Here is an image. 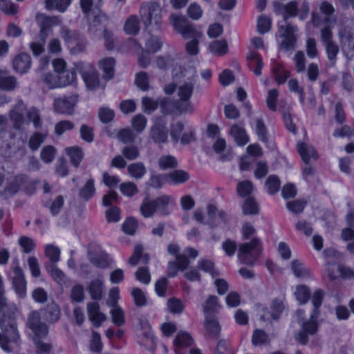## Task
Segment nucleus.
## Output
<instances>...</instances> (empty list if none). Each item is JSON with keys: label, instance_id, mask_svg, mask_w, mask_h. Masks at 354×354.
<instances>
[{"label": "nucleus", "instance_id": "f257e3e1", "mask_svg": "<svg viewBox=\"0 0 354 354\" xmlns=\"http://www.w3.org/2000/svg\"><path fill=\"white\" fill-rule=\"evenodd\" d=\"M3 289L0 290V346L1 348L10 353L13 347L9 344H19V335L17 329L15 313L17 306L13 303H8L3 295Z\"/></svg>", "mask_w": 354, "mask_h": 354}, {"label": "nucleus", "instance_id": "f03ea898", "mask_svg": "<svg viewBox=\"0 0 354 354\" xmlns=\"http://www.w3.org/2000/svg\"><path fill=\"white\" fill-rule=\"evenodd\" d=\"M297 13V2L292 1L284 6L283 19L279 24V36L283 39L281 46L286 50L294 49L296 43L295 33L298 30L297 26L288 24L287 20L290 17H296Z\"/></svg>", "mask_w": 354, "mask_h": 354}, {"label": "nucleus", "instance_id": "7ed1b4c3", "mask_svg": "<svg viewBox=\"0 0 354 354\" xmlns=\"http://www.w3.org/2000/svg\"><path fill=\"white\" fill-rule=\"evenodd\" d=\"M27 326L34 333L33 341L37 348V353L49 354L52 346L41 340L48 335V330L46 324L41 322L39 312L35 310L30 313Z\"/></svg>", "mask_w": 354, "mask_h": 354}, {"label": "nucleus", "instance_id": "20e7f679", "mask_svg": "<svg viewBox=\"0 0 354 354\" xmlns=\"http://www.w3.org/2000/svg\"><path fill=\"white\" fill-rule=\"evenodd\" d=\"M162 9L156 2L143 3L140 8L141 20L148 31L158 30L162 24Z\"/></svg>", "mask_w": 354, "mask_h": 354}, {"label": "nucleus", "instance_id": "39448f33", "mask_svg": "<svg viewBox=\"0 0 354 354\" xmlns=\"http://www.w3.org/2000/svg\"><path fill=\"white\" fill-rule=\"evenodd\" d=\"M261 251V243L259 239L253 238L250 243L239 245L238 257L243 264L252 266L259 257Z\"/></svg>", "mask_w": 354, "mask_h": 354}, {"label": "nucleus", "instance_id": "423d86ee", "mask_svg": "<svg viewBox=\"0 0 354 354\" xmlns=\"http://www.w3.org/2000/svg\"><path fill=\"white\" fill-rule=\"evenodd\" d=\"M319 10L320 13L317 12L311 13L310 21L313 26L318 28L335 22V18L333 17L335 10L330 3L326 1H322L319 6Z\"/></svg>", "mask_w": 354, "mask_h": 354}, {"label": "nucleus", "instance_id": "0eeeda50", "mask_svg": "<svg viewBox=\"0 0 354 354\" xmlns=\"http://www.w3.org/2000/svg\"><path fill=\"white\" fill-rule=\"evenodd\" d=\"M75 66L88 88L94 90L99 86L98 73L91 64L79 62L75 63Z\"/></svg>", "mask_w": 354, "mask_h": 354}, {"label": "nucleus", "instance_id": "6e6552de", "mask_svg": "<svg viewBox=\"0 0 354 354\" xmlns=\"http://www.w3.org/2000/svg\"><path fill=\"white\" fill-rule=\"evenodd\" d=\"M167 123L165 116H158L155 118L153 124L150 128L149 138L158 145L168 142Z\"/></svg>", "mask_w": 354, "mask_h": 354}, {"label": "nucleus", "instance_id": "1a4fd4ad", "mask_svg": "<svg viewBox=\"0 0 354 354\" xmlns=\"http://www.w3.org/2000/svg\"><path fill=\"white\" fill-rule=\"evenodd\" d=\"M169 21L174 30L178 32L184 39H189L190 36H194L196 29L183 16L171 14Z\"/></svg>", "mask_w": 354, "mask_h": 354}, {"label": "nucleus", "instance_id": "9d476101", "mask_svg": "<svg viewBox=\"0 0 354 354\" xmlns=\"http://www.w3.org/2000/svg\"><path fill=\"white\" fill-rule=\"evenodd\" d=\"M36 22L39 27V33L42 38H47L52 32V27L62 23L59 17H49L44 13H38L35 17Z\"/></svg>", "mask_w": 354, "mask_h": 354}, {"label": "nucleus", "instance_id": "9b49d317", "mask_svg": "<svg viewBox=\"0 0 354 354\" xmlns=\"http://www.w3.org/2000/svg\"><path fill=\"white\" fill-rule=\"evenodd\" d=\"M13 268V277H12V286L15 292L19 297H24L26 295V281L22 269L19 266L18 260Z\"/></svg>", "mask_w": 354, "mask_h": 354}, {"label": "nucleus", "instance_id": "f8f14e48", "mask_svg": "<svg viewBox=\"0 0 354 354\" xmlns=\"http://www.w3.org/2000/svg\"><path fill=\"white\" fill-rule=\"evenodd\" d=\"M28 180V176L24 174L15 176L6 187L0 192V196L5 200L12 198L24 186Z\"/></svg>", "mask_w": 354, "mask_h": 354}, {"label": "nucleus", "instance_id": "ddd939ff", "mask_svg": "<svg viewBox=\"0 0 354 354\" xmlns=\"http://www.w3.org/2000/svg\"><path fill=\"white\" fill-rule=\"evenodd\" d=\"M76 102L77 99L74 95L55 98L53 102L54 110L59 114L71 115Z\"/></svg>", "mask_w": 354, "mask_h": 354}, {"label": "nucleus", "instance_id": "4468645a", "mask_svg": "<svg viewBox=\"0 0 354 354\" xmlns=\"http://www.w3.org/2000/svg\"><path fill=\"white\" fill-rule=\"evenodd\" d=\"M87 314L92 324L99 328L106 321V315L100 311V304L97 301L88 302L86 305Z\"/></svg>", "mask_w": 354, "mask_h": 354}, {"label": "nucleus", "instance_id": "2eb2a0df", "mask_svg": "<svg viewBox=\"0 0 354 354\" xmlns=\"http://www.w3.org/2000/svg\"><path fill=\"white\" fill-rule=\"evenodd\" d=\"M339 37L344 48L354 50V23L344 25L339 32Z\"/></svg>", "mask_w": 354, "mask_h": 354}, {"label": "nucleus", "instance_id": "dca6fc26", "mask_svg": "<svg viewBox=\"0 0 354 354\" xmlns=\"http://www.w3.org/2000/svg\"><path fill=\"white\" fill-rule=\"evenodd\" d=\"M26 105L22 100H19L14 108L10 111V120L13 123V128L21 130L25 123L24 112Z\"/></svg>", "mask_w": 354, "mask_h": 354}, {"label": "nucleus", "instance_id": "f3484780", "mask_svg": "<svg viewBox=\"0 0 354 354\" xmlns=\"http://www.w3.org/2000/svg\"><path fill=\"white\" fill-rule=\"evenodd\" d=\"M285 308L284 302L282 299H274L272 300L270 308H266L261 315L263 320H277Z\"/></svg>", "mask_w": 354, "mask_h": 354}, {"label": "nucleus", "instance_id": "a211bd4d", "mask_svg": "<svg viewBox=\"0 0 354 354\" xmlns=\"http://www.w3.org/2000/svg\"><path fill=\"white\" fill-rule=\"evenodd\" d=\"M14 70L21 74L28 72L31 66V59L27 53L17 55L12 62Z\"/></svg>", "mask_w": 354, "mask_h": 354}, {"label": "nucleus", "instance_id": "6ab92c4d", "mask_svg": "<svg viewBox=\"0 0 354 354\" xmlns=\"http://www.w3.org/2000/svg\"><path fill=\"white\" fill-rule=\"evenodd\" d=\"M205 327L207 335L211 339H216L221 333V326L218 320L213 315H206Z\"/></svg>", "mask_w": 354, "mask_h": 354}, {"label": "nucleus", "instance_id": "aec40b11", "mask_svg": "<svg viewBox=\"0 0 354 354\" xmlns=\"http://www.w3.org/2000/svg\"><path fill=\"white\" fill-rule=\"evenodd\" d=\"M297 150L299 153L302 160L308 165L311 159H317V153L315 148L305 142H298Z\"/></svg>", "mask_w": 354, "mask_h": 354}, {"label": "nucleus", "instance_id": "412c9836", "mask_svg": "<svg viewBox=\"0 0 354 354\" xmlns=\"http://www.w3.org/2000/svg\"><path fill=\"white\" fill-rule=\"evenodd\" d=\"M17 84L15 76L11 75L7 71L0 70V89L10 91L15 88Z\"/></svg>", "mask_w": 354, "mask_h": 354}, {"label": "nucleus", "instance_id": "4be33fe9", "mask_svg": "<svg viewBox=\"0 0 354 354\" xmlns=\"http://www.w3.org/2000/svg\"><path fill=\"white\" fill-rule=\"evenodd\" d=\"M42 315L46 322L54 323L59 319L61 313L58 305L55 302H51L44 308Z\"/></svg>", "mask_w": 354, "mask_h": 354}, {"label": "nucleus", "instance_id": "5701e85b", "mask_svg": "<svg viewBox=\"0 0 354 354\" xmlns=\"http://www.w3.org/2000/svg\"><path fill=\"white\" fill-rule=\"evenodd\" d=\"M176 354H180V348L190 346L193 343V339L190 334L185 331L179 332L174 339Z\"/></svg>", "mask_w": 354, "mask_h": 354}, {"label": "nucleus", "instance_id": "b1692460", "mask_svg": "<svg viewBox=\"0 0 354 354\" xmlns=\"http://www.w3.org/2000/svg\"><path fill=\"white\" fill-rule=\"evenodd\" d=\"M87 291L93 300H101L104 296L103 282L100 279L92 280L87 287Z\"/></svg>", "mask_w": 354, "mask_h": 354}, {"label": "nucleus", "instance_id": "393cba45", "mask_svg": "<svg viewBox=\"0 0 354 354\" xmlns=\"http://www.w3.org/2000/svg\"><path fill=\"white\" fill-rule=\"evenodd\" d=\"M249 66L252 68L256 75L261 74V69L263 67V62L261 55L253 50L250 51L247 55Z\"/></svg>", "mask_w": 354, "mask_h": 354}, {"label": "nucleus", "instance_id": "a878e982", "mask_svg": "<svg viewBox=\"0 0 354 354\" xmlns=\"http://www.w3.org/2000/svg\"><path fill=\"white\" fill-rule=\"evenodd\" d=\"M88 259L93 266L99 268H106L109 265V257L104 252L95 254L88 252Z\"/></svg>", "mask_w": 354, "mask_h": 354}, {"label": "nucleus", "instance_id": "bb28decb", "mask_svg": "<svg viewBox=\"0 0 354 354\" xmlns=\"http://www.w3.org/2000/svg\"><path fill=\"white\" fill-rule=\"evenodd\" d=\"M166 179L174 185L185 183L189 179V174L185 170L176 169L165 175Z\"/></svg>", "mask_w": 354, "mask_h": 354}, {"label": "nucleus", "instance_id": "cd10ccee", "mask_svg": "<svg viewBox=\"0 0 354 354\" xmlns=\"http://www.w3.org/2000/svg\"><path fill=\"white\" fill-rule=\"evenodd\" d=\"M124 30L128 35H136L140 31V20L137 15L129 16L124 25Z\"/></svg>", "mask_w": 354, "mask_h": 354}, {"label": "nucleus", "instance_id": "c85d7f7f", "mask_svg": "<svg viewBox=\"0 0 354 354\" xmlns=\"http://www.w3.org/2000/svg\"><path fill=\"white\" fill-rule=\"evenodd\" d=\"M115 60L112 57H106L100 61L99 66L104 72V78L109 80L114 75Z\"/></svg>", "mask_w": 354, "mask_h": 354}, {"label": "nucleus", "instance_id": "c756f323", "mask_svg": "<svg viewBox=\"0 0 354 354\" xmlns=\"http://www.w3.org/2000/svg\"><path fill=\"white\" fill-rule=\"evenodd\" d=\"M230 133L239 146H244L249 142V138L245 131L238 125L232 126L230 129Z\"/></svg>", "mask_w": 354, "mask_h": 354}, {"label": "nucleus", "instance_id": "7c9ffc66", "mask_svg": "<svg viewBox=\"0 0 354 354\" xmlns=\"http://www.w3.org/2000/svg\"><path fill=\"white\" fill-rule=\"evenodd\" d=\"M66 153L69 156L71 164L75 167H79L84 157V152L82 148L75 146L67 147Z\"/></svg>", "mask_w": 354, "mask_h": 354}, {"label": "nucleus", "instance_id": "2f4dec72", "mask_svg": "<svg viewBox=\"0 0 354 354\" xmlns=\"http://www.w3.org/2000/svg\"><path fill=\"white\" fill-rule=\"evenodd\" d=\"M176 115L192 114L194 107L190 100L178 98L176 100Z\"/></svg>", "mask_w": 354, "mask_h": 354}, {"label": "nucleus", "instance_id": "473e14b6", "mask_svg": "<svg viewBox=\"0 0 354 354\" xmlns=\"http://www.w3.org/2000/svg\"><path fill=\"white\" fill-rule=\"evenodd\" d=\"M291 270L294 275L297 278L307 279L310 277V270L306 268L298 260H294L291 263Z\"/></svg>", "mask_w": 354, "mask_h": 354}, {"label": "nucleus", "instance_id": "72a5a7b5", "mask_svg": "<svg viewBox=\"0 0 354 354\" xmlns=\"http://www.w3.org/2000/svg\"><path fill=\"white\" fill-rule=\"evenodd\" d=\"M170 201L171 198L167 195H162L154 199L156 212L162 215L168 214Z\"/></svg>", "mask_w": 354, "mask_h": 354}, {"label": "nucleus", "instance_id": "f704fd0d", "mask_svg": "<svg viewBox=\"0 0 354 354\" xmlns=\"http://www.w3.org/2000/svg\"><path fill=\"white\" fill-rule=\"evenodd\" d=\"M160 111L164 115H176V100H171L167 97L159 98Z\"/></svg>", "mask_w": 354, "mask_h": 354}, {"label": "nucleus", "instance_id": "c9c22d12", "mask_svg": "<svg viewBox=\"0 0 354 354\" xmlns=\"http://www.w3.org/2000/svg\"><path fill=\"white\" fill-rule=\"evenodd\" d=\"M42 82L50 89L62 87L60 74L48 73L43 75Z\"/></svg>", "mask_w": 354, "mask_h": 354}, {"label": "nucleus", "instance_id": "e433bc0d", "mask_svg": "<svg viewBox=\"0 0 354 354\" xmlns=\"http://www.w3.org/2000/svg\"><path fill=\"white\" fill-rule=\"evenodd\" d=\"M270 342L269 335L261 329H255L252 336V343L254 346H261Z\"/></svg>", "mask_w": 354, "mask_h": 354}, {"label": "nucleus", "instance_id": "4c0bfd02", "mask_svg": "<svg viewBox=\"0 0 354 354\" xmlns=\"http://www.w3.org/2000/svg\"><path fill=\"white\" fill-rule=\"evenodd\" d=\"M95 193V181L93 178H90L80 190V197L84 201H88L94 196Z\"/></svg>", "mask_w": 354, "mask_h": 354}, {"label": "nucleus", "instance_id": "58836bf2", "mask_svg": "<svg viewBox=\"0 0 354 354\" xmlns=\"http://www.w3.org/2000/svg\"><path fill=\"white\" fill-rule=\"evenodd\" d=\"M197 266L198 269L209 273L213 278L218 276V270L214 268V263L209 259H201L198 260Z\"/></svg>", "mask_w": 354, "mask_h": 354}, {"label": "nucleus", "instance_id": "ea45409f", "mask_svg": "<svg viewBox=\"0 0 354 354\" xmlns=\"http://www.w3.org/2000/svg\"><path fill=\"white\" fill-rule=\"evenodd\" d=\"M140 212L145 218H149L156 212L154 200H150L148 198L143 199L140 205Z\"/></svg>", "mask_w": 354, "mask_h": 354}, {"label": "nucleus", "instance_id": "a19ab883", "mask_svg": "<svg viewBox=\"0 0 354 354\" xmlns=\"http://www.w3.org/2000/svg\"><path fill=\"white\" fill-rule=\"evenodd\" d=\"M196 35L190 36L189 39L191 41H188L186 44V50L190 55H196L198 53V42L199 39L202 37V33L196 30Z\"/></svg>", "mask_w": 354, "mask_h": 354}, {"label": "nucleus", "instance_id": "79ce46f5", "mask_svg": "<svg viewBox=\"0 0 354 354\" xmlns=\"http://www.w3.org/2000/svg\"><path fill=\"white\" fill-rule=\"evenodd\" d=\"M113 323L117 326H122L125 324V314L120 306L111 308L110 310Z\"/></svg>", "mask_w": 354, "mask_h": 354}, {"label": "nucleus", "instance_id": "37998d69", "mask_svg": "<svg viewBox=\"0 0 354 354\" xmlns=\"http://www.w3.org/2000/svg\"><path fill=\"white\" fill-rule=\"evenodd\" d=\"M324 297V292L322 290H317L313 295L312 303L313 309L311 312L312 318L318 317L319 315V308L322 306Z\"/></svg>", "mask_w": 354, "mask_h": 354}, {"label": "nucleus", "instance_id": "c03bdc74", "mask_svg": "<svg viewBox=\"0 0 354 354\" xmlns=\"http://www.w3.org/2000/svg\"><path fill=\"white\" fill-rule=\"evenodd\" d=\"M265 185L267 188L268 192L270 194L273 195L279 192L281 186V181L277 176L270 175L267 178Z\"/></svg>", "mask_w": 354, "mask_h": 354}, {"label": "nucleus", "instance_id": "a18cd8bd", "mask_svg": "<svg viewBox=\"0 0 354 354\" xmlns=\"http://www.w3.org/2000/svg\"><path fill=\"white\" fill-rule=\"evenodd\" d=\"M60 249L53 244L45 245V254L49 259L50 263H57L60 259Z\"/></svg>", "mask_w": 354, "mask_h": 354}, {"label": "nucleus", "instance_id": "49530a36", "mask_svg": "<svg viewBox=\"0 0 354 354\" xmlns=\"http://www.w3.org/2000/svg\"><path fill=\"white\" fill-rule=\"evenodd\" d=\"M129 174L137 179L142 178L146 174V168L142 162L132 163L127 168Z\"/></svg>", "mask_w": 354, "mask_h": 354}, {"label": "nucleus", "instance_id": "de8ad7c7", "mask_svg": "<svg viewBox=\"0 0 354 354\" xmlns=\"http://www.w3.org/2000/svg\"><path fill=\"white\" fill-rule=\"evenodd\" d=\"M158 165L162 170L173 169L178 166L176 158L171 155L162 156L158 160Z\"/></svg>", "mask_w": 354, "mask_h": 354}, {"label": "nucleus", "instance_id": "09e8293b", "mask_svg": "<svg viewBox=\"0 0 354 354\" xmlns=\"http://www.w3.org/2000/svg\"><path fill=\"white\" fill-rule=\"evenodd\" d=\"M194 83L192 82H185L178 86L177 94L178 98L190 100L194 91Z\"/></svg>", "mask_w": 354, "mask_h": 354}, {"label": "nucleus", "instance_id": "8fccbe9b", "mask_svg": "<svg viewBox=\"0 0 354 354\" xmlns=\"http://www.w3.org/2000/svg\"><path fill=\"white\" fill-rule=\"evenodd\" d=\"M254 130L259 140L264 143L268 142L266 127L261 119H257L254 122Z\"/></svg>", "mask_w": 354, "mask_h": 354}, {"label": "nucleus", "instance_id": "3c124183", "mask_svg": "<svg viewBox=\"0 0 354 354\" xmlns=\"http://www.w3.org/2000/svg\"><path fill=\"white\" fill-rule=\"evenodd\" d=\"M242 209L243 213L245 215H254L259 212L258 204L252 198H248L245 200Z\"/></svg>", "mask_w": 354, "mask_h": 354}, {"label": "nucleus", "instance_id": "603ef678", "mask_svg": "<svg viewBox=\"0 0 354 354\" xmlns=\"http://www.w3.org/2000/svg\"><path fill=\"white\" fill-rule=\"evenodd\" d=\"M212 53L216 55H223L227 52V45L224 40H216L209 47Z\"/></svg>", "mask_w": 354, "mask_h": 354}, {"label": "nucleus", "instance_id": "864d4df0", "mask_svg": "<svg viewBox=\"0 0 354 354\" xmlns=\"http://www.w3.org/2000/svg\"><path fill=\"white\" fill-rule=\"evenodd\" d=\"M220 308L216 296L211 295L207 299L204 306L203 311L206 315H212V313L216 312Z\"/></svg>", "mask_w": 354, "mask_h": 354}, {"label": "nucleus", "instance_id": "5fc2aeb1", "mask_svg": "<svg viewBox=\"0 0 354 354\" xmlns=\"http://www.w3.org/2000/svg\"><path fill=\"white\" fill-rule=\"evenodd\" d=\"M185 129V125L183 122L178 121L170 125V136L172 141L176 143L179 141L181 133Z\"/></svg>", "mask_w": 354, "mask_h": 354}, {"label": "nucleus", "instance_id": "6e6d98bb", "mask_svg": "<svg viewBox=\"0 0 354 354\" xmlns=\"http://www.w3.org/2000/svg\"><path fill=\"white\" fill-rule=\"evenodd\" d=\"M324 46L327 57L330 62V66H334L337 60V55L339 53V47L335 42L326 44Z\"/></svg>", "mask_w": 354, "mask_h": 354}, {"label": "nucleus", "instance_id": "4d7b16f0", "mask_svg": "<svg viewBox=\"0 0 354 354\" xmlns=\"http://www.w3.org/2000/svg\"><path fill=\"white\" fill-rule=\"evenodd\" d=\"M297 300L301 304H306L310 299V291L309 288L304 286H299L295 292Z\"/></svg>", "mask_w": 354, "mask_h": 354}, {"label": "nucleus", "instance_id": "13d9d810", "mask_svg": "<svg viewBox=\"0 0 354 354\" xmlns=\"http://www.w3.org/2000/svg\"><path fill=\"white\" fill-rule=\"evenodd\" d=\"M47 272L50 274L51 277L57 282L63 281L65 275L64 272L57 268L56 263H48L46 266Z\"/></svg>", "mask_w": 354, "mask_h": 354}, {"label": "nucleus", "instance_id": "bf43d9fd", "mask_svg": "<svg viewBox=\"0 0 354 354\" xmlns=\"http://www.w3.org/2000/svg\"><path fill=\"white\" fill-rule=\"evenodd\" d=\"M236 190L241 197H245L252 193L253 184L248 180L241 181L237 185Z\"/></svg>", "mask_w": 354, "mask_h": 354}, {"label": "nucleus", "instance_id": "052dcab7", "mask_svg": "<svg viewBox=\"0 0 354 354\" xmlns=\"http://www.w3.org/2000/svg\"><path fill=\"white\" fill-rule=\"evenodd\" d=\"M272 72L278 84H284L290 75L289 73L280 65L273 67Z\"/></svg>", "mask_w": 354, "mask_h": 354}, {"label": "nucleus", "instance_id": "680f3d73", "mask_svg": "<svg viewBox=\"0 0 354 354\" xmlns=\"http://www.w3.org/2000/svg\"><path fill=\"white\" fill-rule=\"evenodd\" d=\"M26 117L29 122H32L35 128H39L41 125V115L39 109L32 106L30 107L26 113Z\"/></svg>", "mask_w": 354, "mask_h": 354}, {"label": "nucleus", "instance_id": "e2e57ef3", "mask_svg": "<svg viewBox=\"0 0 354 354\" xmlns=\"http://www.w3.org/2000/svg\"><path fill=\"white\" fill-rule=\"evenodd\" d=\"M75 69L66 70L60 75L62 87L70 85L73 84L76 80V72Z\"/></svg>", "mask_w": 354, "mask_h": 354}, {"label": "nucleus", "instance_id": "0e129e2a", "mask_svg": "<svg viewBox=\"0 0 354 354\" xmlns=\"http://www.w3.org/2000/svg\"><path fill=\"white\" fill-rule=\"evenodd\" d=\"M131 296L133 298L135 304L137 306H146L147 297L145 292L139 288H134L131 291Z\"/></svg>", "mask_w": 354, "mask_h": 354}, {"label": "nucleus", "instance_id": "69168bd1", "mask_svg": "<svg viewBox=\"0 0 354 354\" xmlns=\"http://www.w3.org/2000/svg\"><path fill=\"white\" fill-rule=\"evenodd\" d=\"M147 118L142 114H138L132 119V127L137 133H141L146 128Z\"/></svg>", "mask_w": 354, "mask_h": 354}, {"label": "nucleus", "instance_id": "338daca9", "mask_svg": "<svg viewBox=\"0 0 354 354\" xmlns=\"http://www.w3.org/2000/svg\"><path fill=\"white\" fill-rule=\"evenodd\" d=\"M167 307L169 311L174 314H180L184 310V305L180 299L172 297L167 301Z\"/></svg>", "mask_w": 354, "mask_h": 354}, {"label": "nucleus", "instance_id": "774afa93", "mask_svg": "<svg viewBox=\"0 0 354 354\" xmlns=\"http://www.w3.org/2000/svg\"><path fill=\"white\" fill-rule=\"evenodd\" d=\"M56 154V149L51 145L45 146L40 153L41 160L46 163L53 162Z\"/></svg>", "mask_w": 354, "mask_h": 354}]
</instances>
